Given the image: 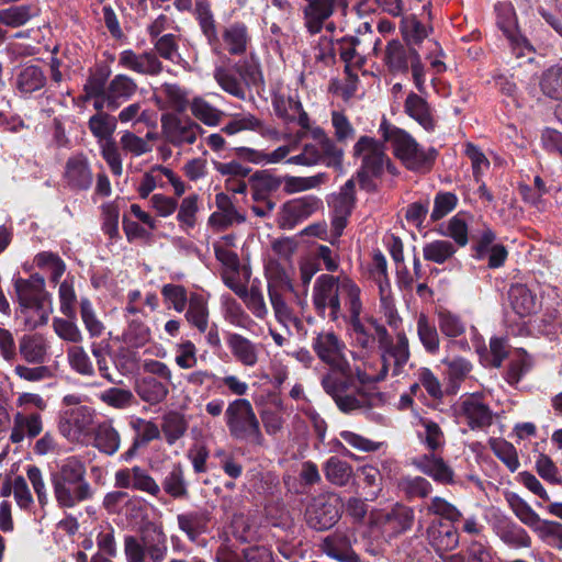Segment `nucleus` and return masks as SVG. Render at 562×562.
Segmentation results:
<instances>
[{
	"instance_id": "nucleus-1",
	"label": "nucleus",
	"mask_w": 562,
	"mask_h": 562,
	"mask_svg": "<svg viewBox=\"0 0 562 562\" xmlns=\"http://www.w3.org/2000/svg\"><path fill=\"white\" fill-rule=\"evenodd\" d=\"M50 483L59 507L71 508L92 497L89 482L86 480V465L77 458L67 459L50 473Z\"/></svg>"
},
{
	"instance_id": "nucleus-2",
	"label": "nucleus",
	"mask_w": 562,
	"mask_h": 562,
	"mask_svg": "<svg viewBox=\"0 0 562 562\" xmlns=\"http://www.w3.org/2000/svg\"><path fill=\"white\" fill-rule=\"evenodd\" d=\"M225 416L233 438L246 440L259 447L265 445L259 420L248 400L238 398L233 401L226 408Z\"/></svg>"
},
{
	"instance_id": "nucleus-3",
	"label": "nucleus",
	"mask_w": 562,
	"mask_h": 562,
	"mask_svg": "<svg viewBox=\"0 0 562 562\" xmlns=\"http://www.w3.org/2000/svg\"><path fill=\"white\" fill-rule=\"evenodd\" d=\"M341 513L342 505L336 494H321L306 506L304 517L310 528L326 531L339 521Z\"/></svg>"
},
{
	"instance_id": "nucleus-4",
	"label": "nucleus",
	"mask_w": 562,
	"mask_h": 562,
	"mask_svg": "<svg viewBox=\"0 0 562 562\" xmlns=\"http://www.w3.org/2000/svg\"><path fill=\"white\" fill-rule=\"evenodd\" d=\"M394 154L413 171H429L435 162L437 150H423L418 143L405 131L395 128Z\"/></svg>"
},
{
	"instance_id": "nucleus-5",
	"label": "nucleus",
	"mask_w": 562,
	"mask_h": 562,
	"mask_svg": "<svg viewBox=\"0 0 562 562\" xmlns=\"http://www.w3.org/2000/svg\"><path fill=\"white\" fill-rule=\"evenodd\" d=\"M372 524L390 531V537H398L412 529L415 521L414 509L402 503L394 504L389 510L371 515Z\"/></svg>"
},
{
	"instance_id": "nucleus-6",
	"label": "nucleus",
	"mask_w": 562,
	"mask_h": 562,
	"mask_svg": "<svg viewBox=\"0 0 562 562\" xmlns=\"http://www.w3.org/2000/svg\"><path fill=\"white\" fill-rule=\"evenodd\" d=\"M161 130L166 140L173 146L182 144H193L196 135L203 132V128L190 117H179L172 113L161 115Z\"/></svg>"
},
{
	"instance_id": "nucleus-7",
	"label": "nucleus",
	"mask_w": 562,
	"mask_h": 562,
	"mask_svg": "<svg viewBox=\"0 0 562 562\" xmlns=\"http://www.w3.org/2000/svg\"><path fill=\"white\" fill-rule=\"evenodd\" d=\"M384 144L369 136H361L353 147L356 157L362 156V165L359 170L380 178L384 171L386 158Z\"/></svg>"
},
{
	"instance_id": "nucleus-8",
	"label": "nucleus",
	"mask_w": 562,
	"mask_h": 562,
	"mask_svg": "<svg viewBox=\"0 0 562 562\" xmlns=\"http://www.w3.org/2000/svg\"><path fill=\"white\" fill-rule=\"evenodd\" d=\"M342 346L334 333L319 334L314 342L318 358L327 363L333 371L349 374L350 364L341 353Z\"/></svg>"
},
{
	"instance_id": "nucleus-9",
	"label": "nucleus",
	"mask_w": 562,
	"mask_h": 562,
	"mask_svg": "<svg viewBox=\"0 0 562 562\" xmlns=\"http://www.w3.org/2000/svg\"><path fill=\"white\" fill-rule=\"evenodd\" d=\"M321 201L315 196H304L285 202L279 213L278 225L281 229H291L300 221L311 216Z\"/></svg>"
},
{
	"instance_id": "nucleus-10",
	"label": "nucleus",
	"mask_w": 562,
	"mask_h": 562,
	"mask_svg": "<svg viewBox=\"0 0 562 562\" xmlns=\"http://www.w3.org/2000/svg\"><path fill=\"white\" fill-rule=\"evenodd\" d=\"M429 544L435 552L442 557L443 553L452 551L459 544V532L452 522L434 520L426 530Z\"/></svg>"
},
{
	"instance_id": "nucleus-11",
	"label": "nucleus",
	"mask_w": 562,
	"mask_h": 562,
	"mask_svg": "<svg viewBox=\"0 0 562 562\" xmlns=\"http://www.w3.org/2000/svg\"><path fill=\"white\" fill-rule=\"evenodd\" d=\"M352 537L353 532L336 530L323 540V551L340 562H361L352 549Z\"/></svg>"
},
{
	"instance_id": "nucleus-12",
	"label": "nucleus",
	"mask_w": 562,
	"mask_h": 562,
	"mask_svg": "<svg viewBox=\"0 0 562 562\" xmlns=\"http://www.w3.org/2000/svg\"><path fill=\"white\" fill-rule=\"evenodd\" d=\"M336 3L347 5L346 0H307L303 13L305 26L311 34L322 31L324 22L334 13Z\"/></svg>"
},
{
	"instance_id": "nucleus-13",
	"label": "nucleus",
	"mask_w": 562,
	"mask_h": 562,
	"mask_svg": "<svg viewBox=\"0 0 562 562\" xmlns=\"http://www.w3.org/2000/svg\"><path fill=\"white\" fill-rule=\"evenodd\" d=\"M64 177L67 184L75 190H87L92 183V173L83 154L68 158Z\"/></svg>"
},
{
	"instance_id": "nucleus-14",
	"label": "nucleus",
	"mask_w": 562,
	"mask_h": 562,
	"mask_svg": "<svg viewBox=\"0 0 562 562\" xmlns=\"http://www.w3.org/2000/svg\"><path fill=\"white\" fill-rule=\"evenodd\" d=\"M414 464L426 475L440 484H453L454 472L441 457L435 453L424 454Z\"/></svg>"
},
{
	"instance_id": "nucleus-15",
	"label": "nucleus",
	"mask_w": 562,
	"mask_h": 562,
	"mask_svg": "<svg viewBox=\"0 0 562 562\" xmlns=\"http://www.w3.org/2000/svg\"><path fill=\"white\" fill-rule=\"evenodd\" d=\"M120 64L136 72L156 76L162 70V64L154 52L135 54L132 50H124L120 57Z\"/></svg>"
},
{
	"instance_id": "nucleus-16",
	"label": "nucleus",
	"mask_w": 562,
	"mask_h": 562,
	"mask_svg": "<svg viewBox=\"0 0 562 562\" xmlns=\"http://www.w3.org/2000/svg\"><path fill=\"white\" fill-rule=\"evenodd\" d=\"M508 302L512 310L519 317H527L537 313V297L525 284H512L508 292Z\"/></svg>"
},
{
	"instance_id": "nucleus-17",
	"label": "nucleus",
	"mask_w": 562,
	"mask_h": 562,
	"mask_svg": "<svg viewBox=\"0 0 562 562\" xmlns=\"http://www.w3.org/2000/svg\"><path fill=\"white\" fill-rule=\"evenodd\" d=\"M142 541L144 542L146 557L151 562H162L167 555L166 535L160 527L154 524L146 526L142 530Z\"/></svg>"
},
{
	"instance_id": "nucleus-18",
	"label": "nucleus",
	"mask_w": 562,
	"mask_h": 562,
	"mask_svg": "<svg viewBox=\"0 0 562 562\" xmlns=\"http://www.w3.org/2000/svg\"><path fill=\"white\" fill-rule=\"evenodd\" d=\"M416 47H411L398 40H392L387 43L384 53V63L393 74H406L411 64V52Z\"/></svg>"
},
{
	"instance_id": "nucleus-19",
	"label": "nucleus",
	"mask_w": 562,
	"mask_h": 562,
	"mask_svg": "<svg viewBox=\"0 0 562 562\" xmlns=\"http://www.w3.org/2000/svg\"><path fill=\"white\" fill-rule=\"evenodd\" d=\"M210 520L211 516L207 510H192L177 516L180 530L191 541H195L202 533L206 532Z\"/></svg>"
},
{
	"instance_id": "nucleus-20",
	"label": "nucleus",
	"mask_w": 562,
	"mask_h": 562,
	"mask_svg": "<svg viewBox=\"0 0 562 562\" xmlns=\"http://www.w3.org/2000/svg\"><path fill=\"white\" fill-rule=\"evenodd\" d=\"M460 409L471 429L483 428L492 424V411L487 405L476 401L474 395L464 400Z\"/></svg>"
},
{
	"instance_id": "nucleus-21",
	"label": "nucleus",
	"mask_w": 562,
	"mask_h": 562,
	"mask_svg": "<svg viewBox=\"0 0 562 562\" xmlns=\"http://www.w3.org/2000/svg\"><path fill=\"white\" fill-rule=\"evenodd\" d=\"M342 290V282H338V278L330 274H322L315 283L313 302L314 306L319 315L325 314L327 307V301L331 295Z\"/></svg>"
},
{
	"instance_id": "nucleus-22",
	"label": "nucleus",
	"mask_w": 562,
	"mask_h": 562,
	"mask_svg": "<svg viewBox=\"0 0 562 562\" xmlns=\"http://www.w3.org/2000/svg\"><path fill=\"white\" fill-rule=\"evenodd\" d=\"M227 345L236 358L241 364L246 367H254L258 361V352L255 344H252L246 337L229 333L227 335Z\"/></svg>"
},
{
	"instance_id": "nucleus-23",
	"label": "nucleus",
	"mask_w": 562,
	"mask_h": 562,
	"mask_svg": "<svg viewBox=\"0 0 562 562\" xmlns=\"http://www.w3.org/2000/svg\"><path fill=\"white\" fill-rule=\"evenodd\" d=\"M405 112L417 121L425 130L432 131L435 121L427 101L417 93L411 92L405 100Z\"/></svg>"
},
{
	"instance_id": "nucleus-24",
	"label": "nucleus",
	"mask_w": 562,
	"mask_h": 562,
	"mask_svg": "<svg viewBox=\"0 0 562 562\" xmlns=\"http://www.w3.org/2000/svg\"><path fill=\"white\" fill-rule=\"evenodd\" d=\"M135 391L144 402L150 405L161 403L169 393L167 385L154 376H144L137 381Z\"/></svg>"
},
{
	"instance_id": "nucleus-25",
	"label": "nucleus",
	"mask_w": 562,
	"mask_h": 562,
	"mask_svg": "<svg viewBox=\"0 0 562 562\" xmlns=\"http://www.w3.org/2000/svg\"><path fill=\"white\" fill-rule=\"evenodd\" d=\"M46 81L43 69L40 66L30 65L18 74L15 87L21 93H33L44 88Z\"/></svg>"
},
{
	"instance_id": "nucleus-26",
	"label": "nucleus",
	"mask_w": 562,
	"mask_h": 562,
	"mask_svg": "<svg viewBox=\"0 0 562 562\" xmlns=\"http://www.w3.org/2000/svg\"><path fill=\"white\" fill-rule=\"evenodd\" d=\"M93 441L94 447L101 452L112 456L117 451L121 439L111 422H104L94 429Z\"/></svg>"
},
{
	"instance_id": "nucleus-27",
	"label": "nucleus",
	"mask_w": 562,
	"mask_h": 562,
	"mask_svg": "<svg viewBox=\"0 0 562 562\" xmlns=\"http://www.w3.org/2000/svg\"><path fill=\"white\" fill-rule=\"evenodd\" d=\"M312 136L319 144V150L323 151L325 157L327 158L326 166L331 167L338 171L342 170V157L344 151L341 148H338L333 139L327 137L324 130L321 127H315L312 131Z\"/></svg>"
},
{
	"instance_id": "nucleus-28",
	"label": "nucleus",
	"mask_w": 562,
	"mask_h": 562,
	"mask_svg": "<svg viewBox=\"0 0 562 562\" xmlns=\"http://www.w3.org/2000/svg\"><path fill=\"white\" fill-rule=\"evenodd\" d=\"M187 321L195 326L200 333H204L209 323V310L206 301L201 294L191 293L189 307L186 312Z\"/></svg>"
},
{
	"instance_id": "nucleus-29",
	"label": "nucleus",
	"mask_w": 562,
	"mask_h": 562,
	"mask_svg": "<svg viewBox=\"0 0 562 562\" xmlns=\"http://www.w3.org/2000/svg\"><path fill=\"white\" fill-rule=\"evenodd\" d=\"M342 290L349 299L351 326L353 331L361 336H367V330L359 318L362 307L360 301V289L350 279H344Z\"/></svg>"
},
{
	"instance_id": "nucleus-30",
	"label": "nucleus",
	"mask_w": 562,
	"mask_h": 562,
	"mask_svg": "<svg viewBox=\"0 0 562 562\" xmlns=\"http://www.w3.org/2000/svg\"><path fill=\"white\" fill-rule=\"evenodd\" d=\"M540 88L544 95L553 100H562V64L543 71Z\"/></svg>"
},
{
	"instance_id": "nucleus-31",
	"label": "nucleus",
	"mask_w": 562,
	"mask_h": 562,
	"mask_svg": "<svg viewBox=\"0 0 562 562\" xmlns=\"http://www.w3.org/2000/svg\"><path fill=\"white\" fill-rule=\"evenodd\" d=\"M187 429L188 423L180 413L169 412L164 416L161 431L169 445H173L178 439L183 437Z\"/></svg>"
},
{
	"instance_id": "nucleus-32",
	"label": "nucleus",
	"mask_w": 562,
	"mask_h": 562,
	"mask_svg": "<svg viewBox=\"0 0 562 562\" xmlns=\"http://www.w3.org/2000/svg\"><path fill=\"white\" fill-rule=\"evenodd\" d=\"M401 32L406 45L411 47L419 45L428 36V29L416 15H411L402 20Z\"/></svg>"
},
{
	"instance_id": "nucleus-33",
	"label": "nucleus",
	"mask_w": 562,
	"mask_h": 562,
	"mask_svg": "<svg viewBox=\"0 0 562 562\" xmlns=\"http://www.w3.org/2000/svg\"><path fill=\"white\" fill-rule=\"evenodd\" d=\"M162 487L173 498L181 499L188 497L187 482L180 463L172 467V470L162 481Z\"/></svg>"
},
{
	"instance_id": "nucleus-34",
	"label": "nucleus",
	"mask_w": 562,
	"mask_h": 562,
	"mask_svg": "<svg viewBox=\"0 0 562 562\" xmlns=\"http://www.w3.org/2000/svg\"><path fill=\"white\" fill-rule=\"evenodd\" d=\"M15 292L21 306L37 311L43 310L44 303L49 294L45 290H37V288L23 286L19 284V280L14 282Z\"/></svg>"
},
{
	"instance_id": "nucleus-35",
	"label": "nucleus",
	"mask_w": 562,
	"mask_h": 562,
	"mask_svg": "<svg viewBox=\"0 0 562 562\" xmlns=\"http://www.w3.org/2000/svg\"><path fill=\"white\" fill-rule=\"evenodd\" d=\"M325 475L333 484L344 486L352 475V468L348 462L342 461L337 457H331L325 464Z\"/></svg>"
},
{
	"instance_id": "nucleus-36",
	"label": "nucleus",
	"mask_w": 562,
	"mask_h": 562,
	"mask_svg": "<svg viewBox=\"0 0 562 562\" xmlns=\"http://www.w3.org/2000/svg\"><path fill=\"white\" fill-rule=\"evenodd\" d=\"M266 276L268 278V290H283L293 291V285L289 279L284 268L276 259H270L266 265Z\"/></svg>"
},
{
	"instance_id": "nucleus-37",
	"label": "nucleus",
	"mask_w": 562,
	"mask_h": 562,
	"mask_svg": "<svg viewBox=\"0 0 562 562\" xmlns=\"http://www.w3.org/2000/svg\"><path fill=\"white\" fill-rule=\"evenodd\" d=\"M507 501L510 508L522 524L533 529L539 525L541 521L539 515L520 496L510 494Z\"/></svg>"
},
{
	"instance_id": "nucleus-38",
	"label": "nucleus",
	"mask_w": 562,
	"mask_h": 562,
	"mask_svg": "<svg viewBox=\"0 0 562 562\" xmlns=\"http://www.w3.org/2000/svg\"><path fill=\"white\" fill-rule=\"evenodd\" d=\"M490 446L494 454L504 462L512 472L518 469V454L516 448L510 442L504 439H491Z\"/></svg>"
},
{
	"instance_id": "nucleus-39",
	"label": "nucleus",
	"mask_w": 562,
	"mask_h": 562,
	"mask_svg": "<svg viewBox=\"0 0 562 562\" xmlns=\"http://www.w3.org/2000/svg\"><path fill=\"white\" fill-rule=\"evenodd\" d=\"M419 339L428 352L435 353L439 349V335L436 326L431 325L425 314H420L417 321Z\"/></svg>"
},
{
	"instance_id": "nucleus-40",
	"label": "nucleus",
	"mask_w": 562,
	"mask_h": 562,
	"mask_svg": "<svg viewBox=\"0 0 562 562\" xmlns=\"http://www.w3.org/2000/svg\"><path fill=\"white\" fill-rule=\"evenodd\" d=\"M398 487L408 499L425 498L431 491V484L422 476L404 477L398 482Z\"/></svg>"
},
{
	"instance_id": "nucleus-41",
	"label": "nucleus",
	"mask_w": 562,
	"mask_h": 562,
	"mask_svg": "<svg viewBox=\"0 0 562 562\" xmlns=\"http://www.w3.org/2000/svg\"><path fill=\"white\" fill-rule=\"evenodd\" d=\"M116 117L108 113H97L89 120L92 134L101 139L109 138L116 128Z\"/></svg>"
},
{
	"instance_id": "nucleus-42",
	"label": "nucleus",
	"mask_w": 562,
	"mask_h": 562,
	"mask_svg": "<svg viewBox=\"0 0 562 562\" xmlns=\"http://www.w3.org/2000/svg\"><path fill=\"white\" fill-rule=\"evenodd\" d=\"M454 252V246L448 240H435L427 244L423 249L424 258L436 263H443Z\"/></svg>"
},
{
	"instance_id": "nucleus-43",
	"label": "nucleus",
	"mask_w": 562,
	"mask_h": 562,
	"mask_svg": "<svg viewBox=\"0 0 562 562\" xmlns=\"http://www.w3.org/2000/svg\"><path fill=\"white\" fill-rule=\"evenodd\" d=\"M223 40L228 46V52L233 55L245 53L247 46V31L244 25H233L226 29Z\"/></svg>"
},
{
	"instance_id": "nucleus-44",
	"label": "nucleus",
	"mask_w": 562,
	"mask_h": 562,
	"mask_svg": "<svg viewBox=\"0 0 562 562\" xmlns=\"http://www.w3.org/2000/svg\"><path fill=\"white\" fill-rule=\"evenodd\" d=\"M235 71L239 75L246 86H258L262 82V75L258 61L251 55L250 59L240 60L234 66Z\"/></svg>"
},
{
	"instance_id": "nucleus-45",
	"label": "nucleus",
	"mask_w": 562,
	"mask_h": 562,
	"mask_svg": "<svg viewBox=\"0 0 562 562\" xmlns=\"http://www.w3.org/2000/svg\"><path fill=\"white\" fill-rule=\"evenodd\" d=\"M19 349L24 360L30 363H42L45 359V347L32 336H23Z\"/></svg>"
},
{
	"instance_id": "nucleus-46",
	"label": "nucleus",
	"mask_w": 562,
	"mask_h": 562,
	"mask_svg": "<svg viewBox=\"0 0 562 562\" xmlns=\"http://www.w3.org/2000/svg\"><path fill=\"white\" fill-rule=\"evenodd\" d=\"M100 400L111 407L123 409L133 404L134 395L130 390L111 387L101 393Z\"/></svg>"
},
{
	"instance_id": "nucleus-47",
	"label": "nucleus",
	"mask_w": 562,
	"mask_h": 562,
	"mask_svg": "<svg viewBox=\"0 0 562 562\" xmlns=\"http://www.w3.org/2000/svg\"><path fill=\"white\" fill-rule=\"evenodd\" d=\"M344 379L334 378L331 374H326L322 379V385L327 394L331 397L347 392L353 385V373L350 369L349 374H341Z\"/></svg>"
},
{
	"instance_id": "nucleus-48",
	"label": "nucleus",
	"mask_w": 562,
	"mask_h": 562,
	"mask_svg": "<svg viewBox=\"0 0 562 562\" xmlns=\"http://www.w3.org/2000/svg\"><path fill=\"white\" fill-rule=\"evenodd\" d=\"M438 325L441 333L448 337H458L464 333V325L460 317L447 310L438 312Z\"/></svg>"
},
{
	"instance_id": "nucleus-49",
	"label": "nucleus",
	"mask_w": 562,
	"mask_h": 562,
	"mask_svg": "<svg viewBox=\"0 0 562 562\" xmlns=\"http://www.w3.org/2000/svg\"><path fill=\"white\" fill-rule=\"evenodd\" d=\"M327 176L326 173H318L313 177H285L284 178V191L288 193H293L296 191H303L312 188H316L319 184L324 183Z\"/></svg>"
},
{
	"instance_id": "nucleus-50",
	"label": "nucleus",
	"mask_w": 562,
	"mask_h": 562,
	"mask_svg": "<svg viewBox=\"0 0 562 562\" xmlns=\"http://www.w3.org/2000/svg\"><path fill=\"white\" fill-rule=\"evenodd\" d=\"M540 538L558 549H562V524L552 520H541L535 528Z\"/></svg>"
},
{
	"instance_id": "nucleus-51",
	"label": "nucleus",
	"mask_w": 562,
	"mask_h": 562,
	"mask_svg": "<svg viewBox=\"0 0 562 562\" xmlns=\"http://www.w3.org/2000/svg\"><path fill=\"white\" fill-rule=\"evenodd\" d=\"M31 19L30 5L11 7L0 10V22L11 27L25 24Z\"/></svg>"
},
{
	"instance_id": "nucleus-52",
	"label": "nucleus",
	"mask_w": 562,
	"mask_h": 562,
	"mask_svg": "<svg viewBox=\"0 0 562 562\" xmlns=\"http://www.w3.org/2000/svg\"><path fill=\"white\" fill-rule=\"evenodd\" d=\"M214 78L226 92L239 99H245L244 88L238 79L234 75L229 74L227 69L217 67L214 71Z\"/></svg>"
},
{
	"instance_id": "nucleus-53",
	"label": "nucleus",
	"mask_w": 562,
	"mask_h": 562,
	"mask_svg": "<svg viewBox=\"0 0 562 562\" xmlns=\"http://www.w3.org/2000/svg\"><path fill=\"white\" fill-rule=\"evenodd\" d=\"M249 184L270 195L280 188L282 178L272 176L268 170H260L250 176Z\"/></svg>"
},
{
	"instance_id": "nucleus-54",
	"label": "nucleus",
	"mask_w": 562,
	"mask_h": 562,
	"mask_svg": "<svg viewBox=\"0 0 562 562\" xmlns=\"http://www.w3.org/2000/svg\"><path fill=\"white\" fill-rule=\"evenodd\" d=\"M110 76V70L106 67L97 68L94 72L89 76L87 83L85 85V92L87 97H100L103 95L105 90V83Z\"/></svg>"
},
{
	"instance_id": "nucleus-55",
	"label": "nucleus",
	"mask_w": 562,
	"mask_h": 562,
	"mask_svg": "<svg viewBox=\"0 0 562 562\" xmlns=\"http://www.w3.org/2000/svg\"><path fill=\"white\" fill-rule=\"evenodd\" d=\"M192 114L204 124L214 126L220 122V112L212 108L207 102L195 98L191 104Z\"/></svg>"
},
{
	"instance_id": "nucleus-56",
	"label": "nucleus",
	"mask_w": 562,
	"mask_h": 562,
	"mask_svg": "<svg viewBox=\"0 0 562 562\" xmlns=\"http://www.w3.org/2000/svg\"><path fill=\"white\" fill-rule=\"evenodd\" d=\"M458 199L454 193L440 192L435 198V206L431 212V221L437 222L445 217L457 205Z\"/></svg>"
},
{
	"instance_id": "nucleus-57",
	"label": "nucleus",
	"mask_w": 562,
	"mask_h": 562,
	"mask_svg": "<svg viewBox=\"0 0 562 562\" xmlns=\"http://www.w3.org/2000/svg\"><path fill=\"white\" fill-rule=\"evenodd\" d=\"M161 294L166 301H169L177 312H182L189 302L187 290L183 285L166 284L161 289Z\"/></svg>"
},
{
	"instance_id": "nucleus-58",
	"label": "nucleus",
	"mask_w": 562,
	"mask_h": 562,
	"mask_svg": "<svg viewBox=\"0 0 562 562\" xmlns=\"http://www.w3.org/2000/svg\"><path fill=\"white\" fill-rule=\"evenodd\" d=\"M132 475H133V485H132L133 488L146 492L153 496H157L159 494V492H160L159 485L155 482V480L150 475H148L139 467H134L132 469Z\"/></svg>"
},
{
	"instance_id": "nucleus-59",
	"label": "nucleus",
	"mask_w": 562,
	"mask_h": 562,
	"mask_svg": "<svg viewBox=\"0 0 562 562\" xmlns=\"http://www.w3.org/2000/svg\"><path fill=\"white\" fill-rule=\"evenodd\" d=\"M319 161H327V158L315 145L305 144L300 155L292 156L288 159L289 164L313 166Z\"/></svg>"
},
{
	"instance_id": "nucleus-60",
	"label": "nucleus",
	"mask_w": 562,
	"mask_h": 562,
	"mask_svg": "<svg viewBox=\"0 0 562 562\" xmlns=\"http://www.w3.org/2000/svg\"><path fill=\"white\" fill-rule=\"evenodd\" d=\"M429 512L446 518L445 522H456L462 517L461 513L450 503L441 497H434L428 507Z\"/></svg>"
},
{
	"instance_id": "nucleus-61",
	"label": "nucleus",
	"mask_w": 562,
	"mask_h": 562,
	"mask_svg": "<svg viewBox=\"0 0 562 562\" xmlns=\"http://www.w3.org/2000/svg\"><path fill=\"white\" fill-rule=\"evenodd\" d=\"M536 470L544 481L551 484H561V479L558 476V468L549 456L544 453L539 454Z\"/></svg>"
},
{
	"instance_id": "nucleus-62",
	"label": "nucleus",
	"mask_w": 562,
	"mask_h": 562,
	"mask_svg": "<svg viewBox=\"0 0 562 562\" xmlns=\"http://www.w3.org/2000/svg\"><path fill=\"white\" fill-rule=\"evenodd\" d=\"M59 299L63 314L69 319H74L76 317V294L71 284L66 281L59 285Z\"/></svg>"
},
{
	"instance_id": "nucleus-63",
	"label": "nucleus",
	"mask_w": 562,
	"mask_h": 562,
	"mask_svg": "<svg viewBox=\"0 0 562 562\" xmlns=\"http://www.w3.org/2000/svg\"><path fill=\"white\" fill-rule=\"evenodd\" d=\"M69 362L79 373L85 375L93 374V367L82 347H72L69 350Z\"/></svg>"
},
{
	"instance_id": "nucleus-64",
	"label": "nucleus",
	"mask_w": 562,
	"mask_h": 562,
	"mask_svg": "<svg viewBox=\"0 0 562 562\" xmlns=\"http://www.w3.org/2000/svg\"><path fill=\"white\" fill-rule=\"evenodd\" d=\"M124 553L127 562H145L146 553L142 538L126 536L124 539Z\"/></svg>"
}]
</instances>
